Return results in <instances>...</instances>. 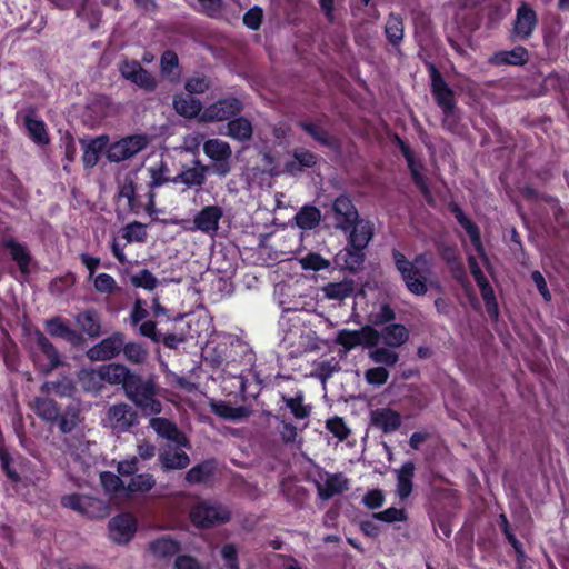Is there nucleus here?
Returning a JSON list of instances; mask_svg holds the SVG:
<instances>
[{"label": "nucleus", "mask_w": 569, "mask_h": 569, "mask_svg": "<svg viewBox=\"0 0 569 569\" xmlns=\"http://www.w3.org/2000/svg\"><path fill=\"white\" fill-rule=\"evenodd\" d=\"M392 258L406 288L412 295L423 296L427 293L429 286L438 287V283L430 279L432 271L426 254H419L410 261L402 252L393 250Z\"/></svg>", "instance_id": "1"}, {"label": "nucleus", "mask_w": 569, "mask_h": 569, "mask_svg": "<svg viewBox=\"0 0 569 569\" xmlns=\"http://www.w3.org/2000/svg\"><path fill=\"white\" fill-rule=\"evenodd\" d=\"M124 393L146 415H158L162 410L153 378L143 379L133 373L126 383Z\"/></svg>", "instance_id": "2"}, {"label": "nucleus", "mask_w": 569, "mask_h": 569, "mask_svg": "<svg viewBox=\"0 0 569 569\" xmlns=\"http://www.w3.org/2000/svg\"><path fill=\"white\" fill-rule=\"evenodd\" d=\"M189 517L196 527L209 528L228 522L231 512L221 503L201 501L191 507Z\"/></svg>", "instance_id": "3"}, {"label": "nucleus", "mask_w": 569, "mask_h": 569, "mask_svg": "<svg viewBox=\"0 0 569 569\" xmlns=\"http://www.w3.org/2000/svg\"><path fill=\"white\" fill-rule=\"evenodd\" d=\"M150 139L147 134H132L110 144L107 150V158L110 162H121L134 157L147 148Z\"/></svg>", "instance_id": "4"}, {"label": "nucleus", "mask_w": 569, "mask_h": 569, "mask_svg": "<svg viewBox=\"0 0 569 569\" xmlns=\"http://www.w3.org/2000/svg\"><path fill=\"white\" fill-rule=\"evenodd\" d=\"M61 505L80 515L88 517H104L108 515V505L94 497L80 493H70L61 498Z\"/></svg>", "instance_id": "5"}, {"label": "nucleus", "mask_w": 569, "mask_h": 569, "mask_svg": "<svg viewBox=\"0 0 569 569\" xmlns=\"http://www.w3.org/2000/svg\"><path fill=\"white\" fill-rule=\"evenodd\" d=\"M203 152L214 162L211 167L213 173L219 177H226L230 172L229 160L232 156V150L228 142L216 138L208 139L203 142Z\"/></svg>", "instance_id": "6"}, {"label": "nucleus", "mask_w": 569, "mask_h": 569, "mask_svg": "<svg viewBox=\"0 0 569 569\" xmlns=\"http://www.w3.org/2000/svg\"><path fill=\"white\" fill-rule=\"evenodd\" d=\"M242 111V103L237 98H224L204 108L200 122H220L230 120Z\"/></svg>", "instance_id": "7"}, {"label": "nucleus", "mask_w": 569, "mask_h": 569, "mask_svg": "<svg viewBox=\"0 0 569 569\" xmlns=\"http://www.w3.org/2000/svg\"><path fill=\"white\" fill-rule=\"evenodd\" d=\"M137 412L127 403L111 406L107 413L104 423L112 431L122 433L129 431L137 423Z\"/></svg>", "instance_id": "8"}, {"label": "nucleus", "mask_w": 569, "mask_h": 569, "mask_svg": "<svg viewBox=\"0 0 569 569\" xmlns=\"http://www.w3.org/2000/svg\"><path fill=\"white\" fill-rule=\"evenodd\" d=\"M378 330L370 326H365L359 330L342 329L338 331L336 342L341 345L346 350H351L357 346L365 348L376 346Z\"/></svg>", "instance_id": "9"}, {"label": "nucleus", "mask_w": 569, "mask_h": 569, "mask_svg": "<svg viewBox=\"0 0 569 569\" xmlns=\"http://www.w3.org/2000/svg\"><path fill=\"white\" fill-rule=\"evenodd\" d=\"M121 76L146 91H153L157 87L156 78L141 67L138 61L124 60L118 66Z\"/></svg>", "instance_id": "10"}, {"label": "nucleus", "mask_w": 569, "mask_h": 569, "mask_svg": "<svg viewBox=\"0 0 569 569\" xmlns=\"http://www.w3.org/2000/svg\"><path fill=\"white\" fill-rule=\"evenodd\" d=\"M129 369L120 363H109L101 366L98 370L86 371L82 379L103 380L111 385H122L123 389L129 378L132 376Z\"/></svg>", "instance_id": "11"}, {"label": "nucleus", "mask_w": 569, "mask_h": 569, "mask_svg": "<svg viewBox=\"0 0 569 569\" xmlns=\"http://www.w3.org/2000/svg\"><path fill=\"white\" fill-rule=\"evenodd\" d=\"M316 488L320 499L329 500L347 491L349 489V480L341 472H323L320 473L319 479L316 480Z\"/></svg>", "instance_id": "12"}, {"label": "nucleus", "mask_w": 569, "mask_h": 569, "mask_svg": "<svg viewBox=\"0 0 569 569\" xmlns=\"http://www.w3.org/2000/svg\"><path fill=\"white\" fill-rule=\"evenodd\" d=\"M332 212L336 228L345 232L350 230L359 219L357 208L347 196H340L333 201Z\"/></svg>", "instance_id": "13"}, {"label": "nucleus", "mask_w": 569, "mask_h": 569, "mask_svg": "<svg viewBox=\"0 0 569 569\" xmlns=\"http://www.w3.org/2000/svg\"><path fill=\"white\" fill-rule=\"evenodd\" d=\"M431 87L438 106L441 108L446 119L449 118L456 109L455 93L433 67L431 69Z\"/></svg>", "instance_id": "14"}, {"label": "nucleus", "mask_w": 569, "mask_h": 569, "mask_svg": "<svg viewBox=\"0 0 569 569\" xmlns=\"http://www.w3.org/2000/svg\"><path fill=\"white\" fill-rule=\"evenodd\" d=\"M538 24L536 11L528 4L522 3L516 13L513 22V38L527 40L531 37Z\"/></svg>", "instance_id": "15"}, {"label": "nucleus", "mask_w": 569, "mask_h": 569, "mask_svg": "<svg viewBox=\"0 0 569 569\" xmlns=\"http://www.w3.org/2000/svg\"><path fill=\"white\" fill-rule=\"evenodd\" d=\"M123 346V335L116 332L90 348L88 350V357L93 361L109 360L119 355Z\"/></svg>", "instance_id": "16"}, {"label": "nucleus", "mask_w": 569, "mask_h": 569, "mask_svg": "<svg viewBox=\"0 0 569 569\" xmlns=\"http://www.w3.org/2000/svg\"><path fill=\"white\" fill-rule=\"evenodd\" d=\"M136 530V519L129 513L119 515L109 521V536L119 545L128 543Z\"/></svg>", "instance_id": "17"}, {"label": "nucleus", "mask_w": 569, "mask_h": 569, "mask_svg": "<svg viewBox=\"0 0 569 569\" xmlns=\"http://www.w3.org/2000/svg\"><path fill=\"white\" fill-rule=\"evenodd\" d=\"M370 423L385 433H391L399 429L401 416L388 407L377 408L370 411Z\"/></svg>", "instance_id": "18"}, {"label": "nucleus", "mask_w": 569, "mask_h": 569, "mask_svg": "<svg viewBox=\"0 0 569 569\" xmlns=\"http://www.w3.org/2000/svg\"><path fill=\"white\" fill-rule=\"evenodd\" d=\"M222 216L223 211L220 207L207 206L194 216L193 229L200 230L204 233H216Z\"/></svg>", "instance_id": "19"}, {"label": "nucleus", "mask_w": 569, "mask_h": 569, "mask_svg": "<svg viewBox=\"0 0 569 569\" xmlns=\"http://www.w3.org/2000/svg\"><path fill=\"white\" fill-rule=\"evenodd\" d=\"M150 427L157 432V435L172 441L179 447L189 446L188 439L183 432H181L173 422L166 418H152L150 420Z\"/></svg>", "instance_id": "20"}, {"label": "nucleus", "mask_w": 569, "mask_h": 569, "mask_svg": "<svg viewBox=\"0 0 569 569\" xmlns=\"http://www.w3.org/2000/svg\"><path fill=\"white\" fill-rule=\"evenodd\" d=\"M409 339L408 329L400 323H392L386 326L378 331V336L376 338V345L381 341L385 346L389 348H399L405 345Z\"/></svg>", "instance_id": "21"}, {"label": "nucleus", "mask_w": 569, "mask_h": 569, "mask_svg": "<svg viewBox=\"0 0 569 569\" xmlns=\"http://www.w3.org/2000/svg\"><path fill=\"white\" fill-rule=\"evenodd\" d=\"M348 231L350 232V246L355 250L361 251L368 246L373 236V226L368 220L357 219V222Z\"/></svg>", "instance_id": "22"}, {"label": "nucleus", "mask_w": 569, "mask_h": 569, "mask_svg": "<svg viewBox=\"0 0 569 569\" xmlns=\"http://www.w3.org/2000/svg\"><path fill=\"white\" fill-rule=\"evenodd\" d=\"M182 447H167L159 455V461L164 470L184 469L190 463L189 456Z\"/></svg>", "instance_id": "23"}, {"label": "nucleus", "mask_w": 569, "mask_h": 569, "mask_svg": "<svg viewBox=\"0 0 569 569\" xmlns=\"http://www.w3.org/2000/svg\"><path fill=\"white\" fill-rule=\"evenodd\" d=\"M208 167L199 160L193 162L192 167L183 168L173 179V183H183L187 187H198L204 183Z\"/></svg>", "instance_id": "24"}, {"label": "nucleus", "mask_w": 569, "mask_h": 569, "mask_svg": "<svg viewBox=\"0 0 569 569\" xmlns=\"http://www.w3.org/2000/svg\"><path fill=\"white\" fill-rule=\"evenodd\" d=\"M416 466L412 461L405 462L399 469L396 470L397 487L396 493L400 500H406L413 489V476Z\"/></svg>", "instance_id": "25"}, {"label": "nucleus", "mask_w": 569, "mask_h": 569, "mask_svg": "<svg viewBox=\"0 0 569 569\" xmlns=\"http://www.w3.org/2000/svg\"><path fill=\"white\" fill-rule=\"evenodd\" d=\"M24 126L27 128L29 137L40 146L49 143V136L47 132L46 124L42 120L36 117V111L29 109L24 116Z\"/></svg>", "instance_id": "26"}, {"label": "nucleus", "mask_w": 569, "mask_h": 569, "mask_svg": "<svg viewBox=\"0 0 569 569\" xmlns=\"http://www.w3.org/2000/svg\"><path fill=\"white\" fill-rule=\"evenodd\" d=\"M108 141L107 136H99L89 141L81 140L83 146L82 161L86 168H93L98 163L100 152L107 147Z\"/></svg>", "instance_id": "27"}, {"label": "nucleus", "mask_w": 569, "mask_h": 569, "mask_svg": "<svg viewBox=\"0 0 569 569\" xmlns=\"http://www.w3.org/2000/svg\"><path fill=\"white\" fill-rule=\"evenodd\" d=\"M529 60V53L523 47H516L512 50L498 51L492 54L489 61L497 66L512 64L522 66Z\"/></svg>", "instance_id": "28"}, {"label": "nucleus", "mask_w": 569, "mask_h": 569, "mask_svg": "<svg viewBox=\"0 0 569 569\" xmlns=\"http://www.w3.org/2000/svg\"><path fill=\"white\" fill-rule=\"evenodd\" d=\"M217 470V463L214 460H204L186 473V480L190 485H199L209 481Z\"/></svg>", "instance_id": "29"}, {"label": "nucleus", "mask_w": 569, "mask_h": 569, "mask_svg": "<svg viewBox=\"0 0 569 569\" xmlns=\"http://www.w3.org/2000/svg\"><path fill=\"white\" fill-rule=\"evenodd\" d=\"M36 336L39 349L48 359V362L40 365L41 370L48 373L61 365L60 355L43 333L37 332Z\"/></svg>", "instance_id": "30"}, {"label": "nucleus", "mask_w": 569, "mask_h": 569, "mask_svg": "<svg viewBox=\"0 0 569 569\" xmlns=\"http://www.w3.org/2000/svg\"><path fill=\"white\" fill-rule=\"evenodd\" d=\"M179 549V543L168 536L156 539L149 545L150 553L158 560H166L176 556Z\"/></svg>", "instance_id": "31"}, {"label": "nucleus", "mask_w": 569, "mask_h": 569, "mask_svg": "<svg viewBox=\"0 0 569 569\" xmlns=\"http://www.w3.org/2000/svg\"><path fill=\"white\" fill-rule=\"evenodd\" d=\"M253 132L252 123L246 117H237L229 120L227 123V131L224 134L237 141H248L251 139Z\"/></svg>", "instance_id": "32"}, {"label": "nucleus", "mask_w": 569, "mask_h": 569, "mask_svg": "<svg viewBox=\"0 0 569 569\" xmlns=\"http://www.w3.org/2000/svg\"><path fill=\"white\" fill-rule=\"evenodd\" d=\"M173 108L179 114L186 118H193L197 116L200 118L202 112L201 101L193 98L190 93L188 96H176L173 98Z\"/></svg>", "instance_id": "33"}, {"label": "nucleus", "mask_w": 569, "mask_h": 569, "mask_svg": "<svg viewBox=\"0 0 569 569\" xmlns=\"http://www.w3.org/2000/svg\"><path fill=\"white\" fill-rule=\"evenodd\" d=\"M3 247L9 250L12 260H14L22 273L29 272V263L31 257L26 246L17 242L13 239H7L2 242Z\"/></svg>", "instance_id": "34"}, {"label": "nucleus", "mask_w": 569, "mask_h": 569, "mask_svg": "<svg viewBox=\"0 0 569 569\" xmlns=\"http://www.w3.org/2000/svg\"><path fill=\"white\" fill-rule=\"evenodd\" d=\"M368 357L369 359L377 363L386 367H393L399 361V355L393 349L387 346L379 347L378 345L373 347H368Z\"/></svg>", "instance_id": "35"}, {"label": "nucleus", "mask_w": 569, "mask_h": 569, "mask_svg": "<svg viewBox=\"0 0 569 569\" xmlns=\"http://www.w3.org/2000/svg\"><path fill=\"white\" fill-rule=\"evenodd\" d=\"M452 212L455 213V217L459 224L466 230V232L470 237V240L475 249L480 254H483V247L480 239L479 228L465 216V213L458 206L452 207Z\"/></svg>", "instance_id": "36"}, {"label": "nucleus", "mask_w": 569, "mask_h": 569, "mask_svg": "<svg viewBox=\"0 0 569 569\" xmlns=\"http://www.w3.org/2000/svg\"><path fill=\"white\" fill-rule=\"evenodd\" d=\"M46 325L51 336L63 338L70 342H77L79 340V335L69 327L67 321L59 317L48 320Z\"/></svg>", "instance_id": "37"}, {"label": "nucleus", "mask_w": 569, "mask_h": 569, "mask_svg": "<svg viewBox=\"0 0 569 569\" xmlns=\"http://www.w3.org/2000/svg\"><path fill=\"white\" fill-rule=\"evenodd\" d=\"M299 127L311 136L317 142L326 147H335V139L326 131V129L317 122L301 121Z\"/></svg>", "instance_id": "38"}, {"label": "nucleus", "mask_w": 569, "mask_h": 569, "mask_svg": "<svg viewBox=\"0 0 569 569\" xmlns=\"http://www.w3.org/2000/svg\"><path fill=\"white\" fill-rule=\"evenodd\" d=\"M322 291L328 299L343 300L353 292V282L351 280L329 282L322 287Z\"/></svg>", "instance_id": "39"}, {"label": "nucleus", "mask_w": 569, "mask_h": 569, "mask_svg": "<svg viewBox=\"0 0 569 569\" xmlns=\"http://www.w3.org/2000/svg\"><path fill=\"white\" fill-rule=\"evenodd\" d=\"M34 411L41 419L49 422L57 421L60 416L57 403L49 398H37L34 400Z\"/></svg>", "instance_id": "40"}, {"label": "nucleus", "mask_w": 569, "mask_h": 569, "mask_svg": "<svg viewBox=\"0 0 569 569\" xmlns=\"http://www.w3.org/2000/svg\"><path fill=\"white\" fill-rule=\"evenodd\" d=\"M316 164V156L308 150L297 149L293 151V160L286 164L289 173H296L302 168H310Z\"/></svg>", "instance_id": "41"}, {"label": "nucleus", "mask_w": 569, "mask_h": 569, "mask_svg": "<svg viewBox=\"0 0 569 569\" xmlns=\"http://www.w3.org/2000/svg\"><path fill=\"white\" fill-rule=\"evenodd\" d=\"M321 213L316 207H303L296 214L297 226L305 230H310L317 227L320 222Z\"/></svg>", "instance_id": "42"}, {"label": "nucleus", "mask_w": 569, "mask_h": 569, "mask_svg": "<svg viewBox=\"0 0 569 569\" xmlns=\"http://www.w3.org/2000/svg\"><path fill=\"white\" fill-rule=\"evenodd\" d=\"M212 411L224 419L238 420L247 417L249 411L244 407H231L227 402H211Z\"/></svg>", "instance_id": "43"}, {"label": "nucleus", "mask_w": 569, "mask_h": 569, "mask_svg": "<svg viewBox=\"0 0 569 569\" xmlns=\"http://www.w3.org/2000/svg\"><path fill=\"white\" fill-rule=\"evenodd\" d=\"M93 283L96 291L101 295H114L121 290L116 279L108 273H97L93 278L90 279Z\"/></svg>", "instance_id": "44"}, {"label": "nucleus", "mask_w": 569, "mask_h": 569, "mask_svg": "<svg viewBox=\"0 0 569 569\" xmlns=\"http://www.w3.org/2000/svg\"><path fill=\"white\" fill-rule=\"evenodd\" d=\"M385 31L388 40L392 44L398 46L402 41L405 33L402 19L399 16L391 13L388 17Z\"/></svg>", "instance_id": "45"}, {"label": "nucleus", "mask_w": 569, "mask_h": 569, "mask_svg": "<svg viewBox=\"0 0 569 569\" xmlns=\"http://www.w3.org/2000/svg\"><path fill=\"white\" fill-rule=\"evenodd\" d=\"M77 323L91 337L100 333V322L96 311L89 310L77 315Z\"/></svg>", "instance_id": "46"}, {"label": "nucleus", "mask_w": 569, "mask_h": 569, "mask_svg": "<svg viewBox=\"0 0 569 569\" xmlns=\"http://www.w3.org/2000/svg\"><path fill=\"white\" fill-rule=\"evenodd\" d=\"M156 480L150 473H139L133 476L127 485V490L131 493H143L151 490Z\"/></svg>", "instance_id": "47"}, {"label": "nucleus", "mask_w": 569, "mask_h": 569, "mask_svg": "<svg viewBox=\"0 0 569 569\" xmlns=\"http://www.w3.org/2000/svg\"><path fill=\"white\" fill-rule=\"evenodd\" d=\"M286 406L290 409L295 418L305 419L310 415V408L303 405V395L298 393L295 397H282Z\"/></svg>", "instance_id": "48"}, {"label": "nucleus", "mask_w": 569, "mask_h": 569, "mask_svg": "<svg viewBox=\"0 0 569 569\" xmlns=\"http://www.w3.org/2000/svg\"><path fill=\"white\" fill-rule=\"evenodd\" d=\"M130 281L132 286L150 291L153 290L159 282L158 279L148 269H143L131 276Z\"/></svg>", "instance_id": "49"}, {"label": "nucleus", "mask_w": 569, "mask_h": 569, "mask_svg": "<svg viewBox=\"0 0 569 569\" xmlns=\"http://www.w3.org/2000/svg\"><path fill=\"white\" fill-rule=\"evenodd\" d=\"M122 237L127 242H144L147 239V231L144 226L140 222H132L124 227Z\"/></svg>", "instance_id": "50"}, {"label": "nucleus", "mask_w": 569, "mask_h": 569, "mask_svg": "<svg viewBox=\"0 0 569 569\" xmlns=\"http://www.w3.org/2000/svg\"><path fill=\"white\" fill-rule=\"evenodd\" d=\"M57 421L59 422V429L61 432H71L80 422L79 412L76 409H69L60 415Z\"/></svg>", "instance_id": "51"}, {"label": "nucleus", "mask_w": 569, "mask_h": 569, "mask_svg": "<svg viewBox=\"0 0 569 569\" xmlns=\"http://www.w3.org/2000/svg\"><path fill=\"white\" fill-rule=\"evenodd\" d=\"M211 86L209 78L204 76H194L187 79L184 89L190 94H199L206 92Z\"/></svg>", "instance_id": "52"}, {"label": "nucleus", "mask_w": 569, "mask_h": 569, "mask_svg": "<svg viewBox=\"0 0 569 569\" xmlns=\"http://www.w3.org/2000/svg\"><path fill=\"white\" fill-rule=\"evenodd\" d=\"M372 517L377 520L392 523V522H403L407 520V513L403 509H398L395 507H390L383 511L376 512Z\"/></svg>", "instance_id": "53"}, {"label": "nucleus", "mask_w": 569, "mask_h": 569, "mask_svg": "<svg viewBox=\"0 0 569 569\" xmlns=\"http://www.w3.org/2000/svg\"><path fill=\"white\" fill-rule=\"evenodd\" d=\"M122 350L126 358L134 363H141L148 357V351L140 343H124Z\"/></svg>", "instance_id": "54"}, {"label": "nucleus", "mask_w": 569, "mask_h": 569, "mask_svg": "<svg viewBox=\"0 0 569 569\" xmlns=\"http://www.w3.org/2000/svg\"><path fill=\"white\" fill-rule=\"evenodd\" d=\"M168 172V167L164 162H159L154 166L148 168V173L150 176V187H159L167 182L169 179L166 177Z\"/></svg>", "instance_id": "55"}, {"label": "nucleus", "mask_w": 569, "mask_h": 569, "mask_svg": "<svg viewBox=\"0 0 569 569\" xmlns=\"http://www.w3.org/2000/svg\"><path fill=\"white\" fill-rule=\"evenodd\" d=\"M365 379L369 385L382 386L389 379V371L382 366L373 367L365 372Z\"/></svg>", "instance_id": "56"}, {"label": "nucleus", "mask_w": 569, "mask_h": 569, "mask_svg": "<svg viewBox=\"0 0 569 569\" xmlns=\"http://www.w3.org/2000/svg\"><path fill=\"white\" fill-rule=\"evenodd\" d=\"M300 264L305 270L319 271L327 269L330 262L318 253H309L300 260Z\"/></svg>", "instance_id": "57"}, {"label": "nucleus", "mask_w": 569, "mask_h": 569, "mask_svg": "<svg viewBox=\"0 0 569 569\" xmlns=\"http://www.w3.org/2000/svg\"><path fill=\"white\" fill-rule=\"evenodd\" d=\"M326 427L340 441L346 440L350 433V429L346 426L345 421L340 417L328 419Z\"/></svg>", "instance_id": "58"}, {"label": "nucleus", "mask_w": 569, "mask_h": 569, "mask_svg": "<svg viewBox=\"0 0 569 569\" xmlns=\"http://www.w3.org/2000/svg\"><path fill=\"white\" fill-rule=\"evenodd\" d=\"M477 284L479 286V289H480L482 299L487 306L488 312L490 315L497 316V303H496L495 293H493V290H492L490 283L488 282V280H486V281L477 283Z\"/></svg>", "instance_id": "59"}, {"label": "nucleus", "mask_w": 569, "mask_h": 569, "mask_svg": "<svg viewBox=\"0 0 569 569\" xmlns=\"http://www.w3.org/2000/svg\"><path fill=\"white\" fill-rule=\"evenodd\" d=\"M100 481L103 489L108 493H114L123 486L121 479L117 475L109 471L100 473Z\"/></svg>", "instance_id": "60"}, {"label": "nucleus", "mask_w": 569, "mask_h": 569, "mask_svg": "<svg viewBox=\"0 0 569 569\" xmlns=\"http://www.w3.org/2000/svg\"><path fill=\"white\" fill-rule=\"evenodd\" d=\"M223 565L219 569H239L237 549L233 545H226L221 549Z\"/></svg>", "instance_id": "61"}, {"label": "nucleus", "mask_w": 569, "mask_h": 569, "mask_svg": "<svg viewBox=\"0 0 569 569\" xmlns=\"http://www.w3.org/2000/svg\"><path fill=\"white\" fill-rule=\"evenodd\" d=\"M362 502L369 509L380 508L385 502V495L380 489L370 490L363 496Z\"/></svg>", "instance_id": "62"}, {"label": "nucleus", "mask_w": 569, "mask_h": 569, "mask_svg": "<svg viewBox=\"0 0 569 569\" xmlns=\"http://www.w3.org/2000/svg\"><path fill=\"white\" fill-rule=\"evenodd\" d=\"M178 56L171 51V50H168L166 52H163L162 57H161V72L163 74H170L172 72L173 69H176L178 67Z\"/></svg>", "instance_id": "63"}, {"label": "nucleus", "mask_w": 569, "mask_h": 569, "mask_svg": "<svg viewBox=\"0 0 569 569\" xmlns=\"http://www.w3.org/2000/svg\"><path fill=\"white\" fill-rule=\"evenodd\" d=\"M174 569H207L196 558L183 555L177 557L174 561Z\"/></svg>", "instance_id": "64"}]
</instances>
